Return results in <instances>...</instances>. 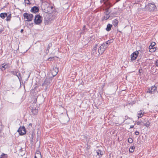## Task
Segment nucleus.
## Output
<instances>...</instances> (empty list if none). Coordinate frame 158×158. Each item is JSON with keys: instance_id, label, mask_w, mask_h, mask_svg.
Listing matches in <instances>:
<instances>
[{"instance_id": "nucleus-33", "label": "nucleus", "mask_w": 158, "mask_h": 158, "mask_svg": "<svg viewBox=\"0 0 158 158\" xmlns=\"http://www.w3.org/2000/svg\"><path fill=\"white\" fill-rule=\"evenodd\" d=\"M54 60V57H51L48 58L47 60L49 61H51Z\"/></svg>"}, {"instance_id": "nucleus-40", "label": "nucleus", "mask_w": 158, "mask_h": 158, "mask_svg": "<svg viewBox=\"0 0 158 158\" xmlns=\"http://www.w3.org/2000/svg\"><path fill=\"white\" fill-rule=\"evenodd\" d=\"M45 86V91H46V90H47V88H47V85H46V86Z\"/></svg>"}, {"instance_id": "nucleus-41", "label": "nucleus", "mask_w": 158, "mask_h": 158, "mask_svg": "<svg viewBox=\"0 0 158 158\" xmlns=\"http://www.w3.org/2000/svg\"><path fill=\"white\" fill-rule=\"evenodd\" d=\"M24 30L23 29H22L21 30L20 32L21 33H23V32Z\"/></svg>"}, {"instance_id": "nucleus-30", "label": "nucleus", "mask_w": 158, "mask_h": 158, "mask_svg": "<svg viewBox=\"0 0 158 158\" xmlns=\"http://www.w3.org/2000/svg\"><path fill=\"white\" fill-rule=\"evenodd\" d=\"M109 9L106 8V9L105 11L104 12V13L106 15H109L110 12H109Z\"/></svg>"}, {"instance_id": "nucleus-27", "label": "nucleus", "mask_w": 158, "mask_h": 158, "mask_svg": "<svg viewBox=\"0 0 158 158\" xmlns=\"http://www.w3.org/2000/svg\"><path fill=\"white\" fill-rule=\"evenodd\" d=\"M151 89L152 91V94L154 93L155 91L156 90L157 88L155 86H152Z\"/></svg>"}, {"instance_id": "nucleus-28", "label": "nucleus", "mask_w": 158, "mask_h": 158, "mask_svg": "<svg viewBox=\"0 0 158 158\" xmlns=\"http://www.w3.org/2000/svg\"><path fill=\"white\" fill-rule=\"evenodd\" d=\"M134 148L135 147L134 146L131 147L129 149V152L131 153L133 152L134 151Z\"/></svg>"}, {"instance_id": "nucleus-4", "label": "nucleus", "mask_w": 158, "mask_h": 158, "mask_svg": "<svg viewBox=\"0 0 158 158\" xmlns=\"http://www.w3.org/2000/svg\"><path fill=\"white\" fill-rule=\"evenodd\" d=\"M54 9L52 6H50V5L47 7L44 8L43 11L45 13L48 14H52L53 13Z\"/></svg>"}, {"instance_id": "nucleus-18", "label": "nucleus", "mask_w": 158, "mask_h": 158, "mask_svg": "<svg viewBox=\"0 0 158 158\" xmlns=\"http://www.w3.org/2000/svg\"><path fill=\"white\" fill-rule=\"evenodd\" d=\"M32 113L34 115L37 114L38 113V110L36 108H32L31 109Z\"/></svg>"}, {"instance_id": "nucleus-25", "label": "nucleus", "mask_w": 158, "mask_h": 158, "mask_svg": "<svg viewBox=\"0 0 158 158\" xmlns=\"http://www.w3.org/2000/svg\"><path fill=\"white\" fill-rule=\"evenodd\" d=\"M113 24L114 27H116L118 24V21L116 19H115L113 21Z\"/></svg>"}, {"instance_id": "nucleus-48", "label": "nucleus", "mask_w": 158, "mask_h": 158, "mask_svg": "<svg viewBox=\"0 0 158 158\" xmlns=\"http://www.w3.org/2000/svg\"><path fill=\"white\" fill-rule=\"evenodd\" d=\"M102 0H101V1H100V2H101V3H102Z\"/></svg>"}, {"instance_id": "nucleus-20", "label": "nucleus", "mask_w": 158, "mask_h": 158, "mask_svg": "<svg viewBox=\"0 0 158 158\" xmlns=\"http://www.w3.org/2000/svg\"><path fill=\"white\" fill-rule=\"evenodd\" d=\"M155 46L150 45L149 47V48L150 50V51L151 52H154L156 50V48L155 47Z\"/></svg>"}, {"instance_id": "nucleus-5", "label": "nucleus", "mask_w": 158, "mask_h": 158, "mask_svg": "<svg viewBox=\"0 0 158 158\" xmlns=\"http://www.w3.org/2000/svg\"><path fill=\"white\" fill-rule=\"evenodd\" d=\"M23 16L24 19H27V21H31L33 18V15L32 14H29L27 13H25L23 14Z\"/></svg>"}, {"instance_id": "nucleus-12", "label": "nucleus", "mask_w": 158, "mask_h": 158, "mask_svg": "<svg viewBox=\"0 0 158 158\" xmlns=\"http://www.w3.org/2000/svg\"><path fill=\"white\" fill-rule=\"evenodd\" d=\"M8 68V65L5 63H3L0 66V69L2 71L5 70Z\"/></svg>"}, {"instance_id": "nucleus-31", "label": "nucleus", "mask_w": 158, "mask_h": 158, "mask_svg": "<svg viewBox=\"0 0 158 158\" xmlns=\"http://www.w3.org/2000/svg\"><path fill=\"white\" fill-rule=\"evenodd\" d=\"M5 15H6V13H2L0 14V17L2 19H4L5 18Z\"/></svg>"}, {"instance_id": "nucleus-38", "label": "nucleus", "mask_w": 158, "mask_h": 158, "mask_svg": "<svg viewBox=\"0 0 158 158\" xmlns=\"http://www.w3.org/2000/svg\"><path fill=\"white\" fill-rule=\"evenodd\" d=\"M156 65L158 67V60L156 61Z\"/></svg>"}, {"instance_id": "nucleus-16", "label": "nucleus", "mask_w": 158, "mask_h": 158, "mask_svg": "<svg viewBox=\"0 0 158 158\" xmlns=\"http://www.w3.org/2000/svg\"><path fill=\"white\" fill-rule=\"evenodd\" d=\"M96 152L97 155L99 156V158H100V157L102 156L103 155V152L99 149H98L96 151Z\"/></svg>"}, {"instance_id": "nucleus-22", "label": "nucleus", "mask_w": 158, "mask_h": 158, "mask_svg": "<svg viewBox=\"0 0 158 158\" xmlns=\"http://www.w3.org/2000/svg\"><path fill=\"white\" fill-rule=\"evenodd\" d=\"M110 15H106L103 16L102 18V20L103 21L104 20H107L111 16Z\"/></svg>"}, {"instance_id": "nucleus-10", "label": "nucleus", "mask_w": 158, "mask_h": 158, "mask_svg": "<svg viewBox=\"0 0 158 158\" xmlns=\"http://www.w3.org/2000/svg\"><path fill=\"white\" fill-rule=\"evenodd\" d=\"M49 5V4L45 1L42 2L41 8L44 10V8L48 7Z\"/></svg>"}, {"instance_id": "nucleus-47", "label": "nucleus", "mask_w": 158, "mask_h": 158, "mask_svg": "<svg viewBox=\"0 0 158 158\" xmlns=\"http://www.w3.org/2000/svg\"><path fill=\"white\" fill-rule=\"evenodd\" d=\"M35 158H37V157L35 156Z\"/></svg>"}, {"instance_id": "nucleus-15", "label": "nucleus", "mask_w": 158, "mask_h": 158, "mask_svg": "<svg viewBox=\"0 0 158 158\" xmlns=\"http://www.w3.org/2000/svg\"><path fill=\"white\" fill-rule=\"evenodd\" d=\"M11 73L14 75L16 76L19 78V80H20V78H19V77H20L21 76V74L20 73H19L18 75L17 74V72L16 71H11L10 72Z\"/></svg>"}, {"instance_id": "nucleus-42", "label": "nucleus", "mask_w": 158, "mask_h": 158, "mask_svg": "<svg viewBox=\"0 0 158 158\" xmlns=\"http://www.w3.org/2000/svg\"><path fill=\"white\" fill-rule=\"evenodd\" d=\"M29 126H31V127L32 126V124L31 123H30L29 125Z\"/></svg>"}, {"instance_id": "nucleus-45", "label": "nucleus", "mask_w": 158, "mask_h": 158, "mask_svg": "<svg viewBox=\"0 0 158 158\" xmlns=\"http://www.w3.org/2000/svg\"><path fill=\"white\" fill-rule=\"evenodd\" d=\"M41 2H43L44 1H45V0H40Z\"/></svg>"}, {"instance_id": "nucleus-34", "label": "nucleus", "mask_w": 158, "mask_h": 158, "mask_svg": "<svg viewBox=\"0 0 158 158\" xmlns=\"http://www.w3.org/2000/svg\"><path fill=\"white\" fill-rule=\"evenodd\" d=\"M133 140L131 138H129L128 139V142L130 143H131L133 142Z\"/></svg>"}, {"instance_id": "nucleus-50", "label": "nucleus", "mask_w": 158, "mask_h": 158, "mask_svg": "<svg viewBox=\"0 0 158 158\" xmlns=\"http://www.w3.org/2000/svg\"><path fill=\"white\" fill-rule=\"evenodd\" d=\"M137 124L138 125V122H137Z\"/></svg>"}, {"instance_id": "nucleus-24", "label": "nucleus", "mask_w": 158, "mask_h": 158, "mask_svg": "<svg viewBox=\"0 0 158 158\" xmlns=\"http://www.w3.org/2000/svg\"><path fill=\"white\" fill-rule=\"evenodd\" d=\"M52 46V44L51 43H50L48 45L47 48L46 49V50L45 51V52L47 54L49 52V50L50 48Z\"/></svg>"}, {"instance_id": "nucleus-19", "label": "nucleus", "mask_w": 158, "mask_h": 158, "mask_svg": "<svg viewBox=\"0 0 158 158\" xmlns=\"http://www.w3.org/2000/svg\"><path fill=\"white\" fill-rule=\"evenodd\" d=\"M55 69L56 70L55 71L54 68H53V70L52 71V74L53 75V76H56L57 73L58 72V69L56 67L55 68Z\"/></svg>"}, {"instance_id": "nucleus-35", "label": "nucleus", "mask_w": 158, "mask_h": 158, "mask_svg": "<svg viewBox=\"0 0 158 158\" xmlns=\"http://www.w3.org/2000/svg\"><path fill=\"white\" fill-rule=\"evenodd\" d=\"M25 3L28 5L31 4V3L30 2L29 0H24Z\"/></svg>"}, {"instance_id": "nucleus-32", "label": "nucleus", "mask_w": 158, "mask_h": 158, "mask_svg": "<svg viewBox=\"0 0 158 158\" xmlns=\"http://www.w3.org/2000/svg\"><path fill=\"white\" fill-rule=\"evenodd\" d=\"M1 156L2 157H4V158H7L8 157V155L6 154H5L4 153H2V155H1Z\"/></svg>"}, {"instance_id": "nucleus-44", "label": "nucleus", "mask_w": 158, "mask_h": 158, "mask_svg": "<svg viewBox=\"0 0 158 158\" xmlns=\"http://www.w3.org/2000/svg\"><path fill=\"white\" fill-rule=\"evenodd\" d=\"M2 30L0 29V34L2 32Z\"/></svg>"}, {"instance_id": "nucleus-21", "label": "nucleus", "mask_w": 158, "mask_h": 158, "mask_svg": "<svg viewBox=\"0 0 158 158\" xmlns=\"http://www.w3.org/2000/svg\"><path fill=\"white\" fill-rule=\"evenodd\" d=\"M112 26V24L110 23L108 24L107 25L106 30L108 31H110L111 30Z\"/></svg>"}, {"instance_id": "nucleus-36", "label": "nucleus", "mask_w": 158, "mask_h": 158, "mask_svg": "<svg viewBox=\"0 0 158 158\" xmlns=\"http://www.w3.org/2000/svg\"><path fill=\"white\" fill-rule=\"evenodd\" d=\"M147 92L150 94H152V91L151 88H149L148 89V91H147Z\"/></svg>"}, {"instance_id": "nucleus-37", "label": "nucleus", "mask_w": 158, "mask_h": 158, "mask_svg": "<svg viewBox=\"0 0 158 158\" xmlns=\"http://www.w3.org/2000/svg\"><path fill=\"white\" fill-rule=\"evenodd\" d=\"M156 43L155 42L152 43H151L150 45H152V46H155V45Z\"/></svg>"}, {"instance_id": "nucleus-7", "label": "nucleus", "mask_w": 158, "mask_h": 158, "mask_svg": "<svg viewBox=\"0 0 158 158\" xmlns=\"http://www.w3.org/2000/svg\"><path fill=\"white\" fill-rule=\"evenodd\" d=\"M17 131L19 135H21L25 134L26 132V129L23 126L20 127Z\"/></svg>"}, {"instance_id": "nucleus-46", "label": "nucleus", "mask_w": 158, "mask_h": 158, "mask_svg": "<svg viewBox=\"0 0 158 158\" xmlns=\"http://www.w3.org/2000/svg\"><path fill=\"white\" fill-rule=\"evenodd\" d=\"M37 154H39L40 155V156H41V154H40V153H37Z\"/></svg>"}, {"instance_id": "nucleus-49", "label": "nucleus", "mask_w": 158, "mask_h": 158, "mask_svg": "<svg viewBox=\"0 0 158 158\" xmlns=\"http://www.w3.org/2000/svg\"><path fill=\"white\" fill-rule=\"evenodd\" d=\"M139 73H140V70H139Z\"/></svg>"}, {"instance_id": "nucleus-14", "label": "nucleus", "mask_w": 158, "mask_h": 158, "mask_svg": "<svg viewBox=\"0 0 158 158\" xmlns=\"http://www.w3.org/2000/svg\"><path fill=\"white\" fill-rule=\"evenodd\" d=\"M145 114L144 110H140L139 112V119L140 118H142V117H143V118L144 117H145V115H144Z\"/></svg>"}, {"instance_id": "nucleus-8", "label": "nucleus", "mask_w": 158, "mask_h": 158, "mask_svg": "<svg viewBox=\"0 0 158 158\" xmlns=\"http://www.w3.org/2000/svg\"><path fill=\"white\" fill-rule=\"evenodd\" d=\"M139 4L140 5V9H146L147 6L145 4L144 0H139Z\"/></svg>"}, {"instance_id": "nucleus-9", "label": "nucleus", "mask_w": 158, "mask_h": 158, "mask_svg": "<svg viewBox=\"0 0 158 158\" xmlns=\"http://www.w3.org/2000/svg\"><path fill=\"white\" fill-rule=\"evenodd\" d=\"M138 55V51H136L133 52L131 56V60H135L137 58Z\"/></svg>"}, {"instance_id": "nucleus-17", "label": "nucleus", "mask_w": 158, "mask_h": 158, "mask_svg": "<svg viewBox=\"0 0 158 158\" xmlns=\"http://www.w3.org/2000/svg\"><path fill=\"white\" fill-rule=\"evenodd\" d=\"M98 45L97 44H96L95 45L94 47L93 50H92V53L94 55L95 54H96V50L97 49V48L98 47Z\"/></svg>"}, {"instance_id": "nucleus-1", "label": "nucleus", "mask_w": 158, "mask_h": 158, "mask_svg": "<svg viewBox=\"0 0 158 158\" xmlns=\"http://www.w3.org/2000/svg\"><path fill=\"white\" fill-rule=\"evenodd\" d=\"M43 17L40 14L35 15L34 19L35 23L37 25H40L42 22Z\"/></svg>"}, {"instance_id": "nucleus-3", "label": "nucleus", "mask_w": 158, "mask_h": 158, "mask_svg": "<svg viewBox=\"0 0 158 158\" xmlns=\"http://www.w3.org/2000/svg\"><path fill=\"white\" fill-rule=\"evenodd\" d=\"M107 48V46L103 43L98 48V52L99 54H102L103 53Z\"/></svg>"}, {"instance_id": "nucleus-39", "label": "nucleus", "mask_w": 158, "mask_h": 158, "mask_svg": "<svg viewBox=\"0 0 158 158\" xmlns=\"http://www.w3.org/2000/svg\"><path fill=\"white\" fill-rule=\"evenodd\" d=\"M135 134L136 135H138V131H136L135 132Z\"/></svg>"}, {"instance_id": "nucleus-23", "label": "nucleus", "mask_w": 158, "mask_h": 158, "mask_svg": "<svg viewBox=\"0 0 158 158\" xmlns=\"http://www.w3.org/2000/svg\"><path fill=\"white\" fill-rule=\"evenodd\" d=\"M113 40H109L107 41L104 43H103L105 44L107 46V47H108V45L110 44V43L113 42Z\"/></svg>"}, {"instance_id": "nucleus-11", "label": "nucleus", "mask_w": 158, "mask_h": 158, "mask_svg": "<svg viewBox=\"0 0 158 158\" xmlns=\"http://www.w3.org/2000/svg\"><path fill=\"white\" fill-rule=\"evenodd\" d=\"M39 8L37 6H35L32 7L31 10V11L33 13L39 12Z\"/></svg>"}, {"instance_id": "nucleus-2", "label": "nucleus", "mask_w": 158, "mask_h": 158, "mask_svg": "<svg viewBox=\"0 0 158 158\" xmlns=\"http://www.w3.org/2000/svg\"><path fill=\"white\" fill-rule=\"evenodd\" d=\"M145 119V117L143 118H140L139 119V124H140L148 127L150 125L149 122L148 121H146Z\"/></svg>"}, {"instance_id": "nucleus-6", "label": "nucleus", "mask_w": 158, "mask_h": 158, "mask_svg": "<svg viewBox=\"0 0 158 158\" xmlns=\"http://www.w3.org/2000/svg\"><path fill=\"white\" fill-rule=\"evenodd\" d=\"M146 8L150 11H153L156 9L155 5L151 3H148L147 6Z\"/></svg>"}, {"instance_id": "nucleus-43", "label": "nucleus", "mask_w": 158, "mask_h": 158, "mask_svg": "<svg viewBox=\"0 0 158 158\" xmlns=\"http://www.w3.org/2000/svg\"><path fill=\"white\" fill-rule=\"evenodd\" d=\"M7 14L6 13V15H5V17H6L7 16Z\"/></svg>"}, {"instance_id": "nucleus-13", "label": "nucleus", "mask_w": 158, "mask_h": 158, "mask_svg": "<svg viewBox=\"0 0 158 158\" xmlns=\"http://www.w3.org/2000/svg\"><path fill=\"white\" fill-rule=\"evenodd\" d=\"M140 50H139V54H140V58H142L144 56V54L145 51V50L143 48L142 49L140 47Z\"/></svg>"}, {"instance_id": "nucleus-26", "label": "nucleus", "mask_w": 158, "mask_h": 158, "mask_svg": "<svg viewBox=\"0 0 158 158\" xmlns=\"http://www.w3.org/2000/svg\"><path fill=\"white\" fill-rule=\"evenodd\" d=\"M49 84V83L46 80H45L44 82L42 84V86H48Z\"/></svg>"}, {"instance_id": "nucleus-29", "label": "nucleus", "mask_w": 158, "mask_h": 158, "mask_svg": "<svg viewBox=\"0 0 158 158\" xmlns=\"http://www.w3.org/2000/svg\"><path fill=\"white\" fill-rule=\"evenodd\" d=\"M11 14H9L6 17V20L7 21H9L10 20L11 18Z\"/></svg>"}]
</instances>
